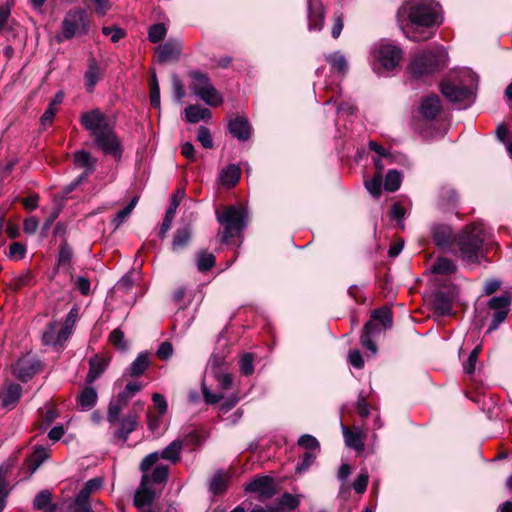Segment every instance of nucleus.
<instances>
[{"mask_svg":"<svg viewBox=\"0 0 512 512\" xmlns=\"http://www.w3.org/2000/svg\"><path fill=\"white\" fill-rule=\"evenodd\" d=\"M9 494L8 484L6 483V470L0 468V511L5 508L7 496Z\"/></svg>","mask_w":512,"mask_h":512,"instance_id":"4d7b16f0","label":"nucleus"},{"mask_svg":"<svg viewBox=\"0 0 512 512\" xmlns=\"http://www.w3.org/2000/svg\"><path fill=\"white\" fill-rule=\"evenodd\" d=\"M160 456L158 452H153L147 455L140 464V469L144 474H147V472L152 468L153 465L156 464V462L159 460Z\"/></svg>","mask_w":512,"mask_h":512,"instance_id":"e2e57ef3","label":"nucleus"},{"mask_svg":"<svg viewBox=\"0 0 512 512\" xmlns=\"http://www.w3.org/2000/svg\"><path fill=\"white\" fill-rule=\"evenodd\" d=\"M229 132L240 141H246L250 137L251 127L244 117H236L229 122Z\"/></svg>","mask_w":512,"mask_h":512,"instance_id":"412c9836","label":"nucleus"},{"mask_svg":"<svg viewBox=\"0 0 512 512\" xmlns=\"http://www.w3.org/2000/svg\"><path fill=\"white\" fill-rule=\"evenodd\" d=\"M405 214H406V209L401 204H399V203L393 204V206L391 208V218L399 221L398 226L401 229H404V223L402 220H403Z\"/></svg>","mask_w":512,"mask_h":512,"instance_id":"0e129e2a","label":"nucleus"},{"mask_svg":"<svg viewBox=\"0 0 512 512\" xmlns=\"http://www.w3.org/2000/svg\"><path fill=\"white\" fill-rule=\"evenodd\" d=\"M485 240L484 227L481 224L467 226L457 237L459 257L466 264H478L483 257Z\"/></svg>","mask_w":512,"mask_h":512,"instance_id":"7ed1b4c3","label":"nucleus"},{"mask_svg":"<svg viewBox=\"0 0 512 512\" xmlns=\"http://www.w3.org/2000/svg\"><path fill=\"white\" fill-rule=\"evenodd\" d=\"M368 481V471L366 469H361L360 473L358 474V476L356 477L352 484L354 491L358 494H363L367 489Z\"/></svg>","mask_w":512,"mask_h":512,"instance_id":"8fccbe9b","label":"nucleus"},{"mask_svg":"<svg viewBox=\"0 0 512 512\" xmlns=\"http://www.w3.org/2000/svg\"><path fill=\"white\" fill-rule=\"evenodd\" d=\"M51 502V493L49 490L40 491L34 499L33 508L35 510L45 509Z\"/></svg>","mask_w":512,"mask_h":512,"instance_id":"3c124183","label":"nucleus"},{"mask_svg":"<svg viewBox=\"0 0 512 512\" xmlns=\"http://www.w3.org/2000/svg\"><path fill=\"white\" fill-rule=\"evenodd\" d=\"M401 185V174L396 170H389L384 181V188L389 192H395Z\"/></svg>","mask_w":512,"mask_h":512,"instance_id":"c03bdc74","label":"nucleus"},{"mask_svg":"<svg viewBox=\"0 0 512 512\" xmlns=\"http://www.w3.org/2000/svg\"><path fill=\"white\" fill-rule=\"evenodd\" d=\"M448 61V54L444 47L433 46L427 50L415 53L409 64V71L413 77H422L432 74Z\"/></svg>","mask_w":512,"mask_h":512,"instance_id":"39448f33","label":"nucleus"},{"mask_svg":"<svg viewBox=\"0 0 512 512\" xmlns=\"http://www.w3.org/2000/svg\"><path fill=\"white\" fill-rule=\"evenodd\" d=\"M126 406H127V404L119 401V398H117V397H116V399L112 400L108 406V411H107L108 422L110 424L116 423L119 419L120 413Z\"/></svg>","mask_w":512,"mask_h":512,"instance_id":"79ce46f5","label":"nucleus"},{"mask_svg":"<svg viewBox=\"0 0 512 512\" xmlns=\"http://www.w3.org/2000/svg\"><path fill=\"white\" fill-rule=\"evenodd\" d=\"M190 238L191 230L189 227L177 229L173 237L172 249L178 250L184 248L189 243Z\"/></svg>","mask_w":512,"mask_h":512,"instance_id":"e433bc0d","label":"nucleus"},{"mask_svg":"<svg viewBox=\"0 0 512 512\" xmlns=\"http://www.w3.org/2000/svg\"><path fill=\"white\" fill-rule=\"evenodd\" d=\"M80 123L89 132L91 137H94L114 125L108 120L107 116L97 108L81 114Z\"/></svg>","mask_w":512,"mask_h":512,"instance_id":"9b49d317","label":"nucleus"},{"mask_svg":"<svg viewBox=\"0 0 512 512\" xmlns=\"http://www.w3.org/2000/svg\"><path fill=\"white\" fill-rule=\"evenodd\" d=\"M157 356L162 360H167L173 354V347L170 342H162L156 352Z\"/></svg>","mask_w":512,"mask_h":512,"instance_id":"774afa93","label":"nucleus"},{"mask_svg":"<svg viewBox=\"0 0 512 512\" xmlns=\"http://www.w3.org/2000/svg\"><path fill=\"white\" fill-rule=\"evenodd\" d=\"M70 337V331L68 328L61 327L59 329L58 322L54 321L47 325L43 334L42 342L46 346L62 347L63 344Z\"/></svg>","mask_w":512,"mask_h":512,"instance_id":"2eb2a0df","label":"nucleus"},{"mask_svg":"<svg viewBox=\"0 0 512 512\" xmlns=\"http://www.w3.org/2000/svg\"><path fill=\"white\" fill-rule=\"evenodd\" d=\"M22 388L19 384H10L1 394V403L4 407H14L21 397Z\"/></svg>","mask_w":512,"mask_h":512,"instance_id":"a878e982","label":"nucleus"},{"mask_svg":"<svg viewBox=\"0 0 512 512\" xmlns=\"http://www.w3.org/2000/svg\"><path fill=\"white\" fill-rule=\"evenodd\" d=\"M169 469L166 465H157L151 475L144 474L141 484L134 495V506L139 510L149 509L161 493V486L166 482Z\"/></svg>","mask_w":512,"mask_h":512,"instance_id":"f03ea898","label":"nucleus"},{"mask_svg":"<svg viewBox=\"0 0 512 512\" xmlns=\"http://www.w3.org/2000/svg\"><path fill=\"white\" fill-rule=\"evenodd\" d=\"M189 76L192 80L189 86L190 90L207 105L215 107L223 102L222 95L216 90L206 74L191 71Z\"/></svg>","mask_w":512,"mask_h":512,"instance_id":"6e6552de","label":"nucleus"},{"mask_svg":"<svg viewBox=\"0 0 512 512\" xmlns=\"http://www.w3.org/2000/svg\"><path fill=\"white\" fill-rule=\"evenodd\" d=\"M511 295L506 293L500 296H494L488 301V307L491 310L509 309L511 304Z\"/></svg>","mask_w":512,"mask_h":512,"instance_id":"a18cd8bd","label":"nucleus"},{"mask_svg":"<svg viewBox=\"0 0 512 512\" xmlns=\"http://www.w3.org/2000/svg\"><path fill=\"white\" fill-rule=\"evenodd\" d=\"M371 321H378L382 326L386 328L392 327V313L390 309L388 308H380L372 313V320Z\"/></svg>","mask_w":512,"mask_h":512,"instance_id":"37998d69","label":"nucleus"},{"mask_svg":"<svg viewBox=\"0 0 512 512\" xmlns=\"http://www.w3.org/2000/svg\"><path fill=\"white\" fill-rule=\"evenodd\" d=\"M143 410V403L136 402L132 410L120 420L119 428L114 432V437L123 443L128 440L130 433L136 430L139 424V414Z\"/></svg>","mask_w":512,"mask_h":512,"instance_id":"ddd939ff","label":"nucleus"},{"mask_svg":"<svg viewBox=\"0 0 512 512\" xmlns=\"http://www.w3.org/2000/svg\"><path fill=\"white\" fill-rule=\"evenodd\" d=\"M477 82L478 78L472 71L464 70L459 83L450 80L442 82L441 93L450 102L457 104L459 108H467L474 102V90Z\"/></svg>","mask_w":512,"mask_h":512,"instance_id":"20e7f679","label":"nucleus"},{"mask_svg":"<svg viewBox=\"0 0 512 512\" xmlns=\"http://www.w3.org/2000/svg\"><path fill=\"white\" fill-rule=\"evenodd\" d=\"M239 369L242 375L251 376L254 373V354L244 352L239 356Z\"/></svg>","mask_w":512,"mask_h":512,"instance_id":"ea45409f","label":"nucleus"},{"mask_svg":"<svg viewBox=\"0 0 512 512\" xmlns=\"http://www.w3.org/2000/svg\"><path fill=\"white\" fill-rule=\"evenodd\" d=\"M110 343L119 350H125L127 344L124 340V333L119 329H114L109 335Z\"/></svg>","mask_w":512,"mask_h":512,"instance_id":"13d9d810","label":"nucleus"},{"mask_svg":"<svg viewBox=\"0 0 512 512\" xmlns=\"http://www.w3.org/2000/svg\"><path fill=\"white\" fill-rule=\"evenodd\" d=\"M215 264V257L213 254L206 251H199L196 255V265L200 272L210 270Z\"/></svg>","mask_w":512,"mask_h":512,"instance_id":"a19ab883","label":"nucleus"},{"mask_svg":"<svg viewBox=\"0 0 512 512\" xmlns=\"http://www.w3.org/2000/svg\"><path fill=\"white\" fill-rule=\"evenodd\" d=\"M400 20L407 19L414 28L407 37L413 41H425L432 37L430 31L421 28H430L440 23V7L434 0H411L406 2L399 10Z\"/></svg>","mask_w":512,"mask_h":512,"instance_id":"f257e3e1","label":"nucleus"},{"mask_svg":"<svg viewBox=\"0 0 512 512\" xmlns=\"http://www.w3.org/2000/svg\"><path fill=\"white\" fill-rule=\"evenodd\" d=\"M110 363V357L107 355L96 354L89 359V371L86 375L85 382L92 385L106 371Z\"/></svg>","mask_w":512,"mask_h":512,"instance_id":"dca6fc26","label":"nucleus"},{"mask_svg":"<svg viewBox=\"0 0 512 512\" xmlns=\"http://www.w3.org/2000/svg\"><path fill=\"white\" fill-rule=\"evenodd\" d=\"M431 272L434 274L450 275L456 271L454 262L445 257H439L431 266Z\"/></svg>","mask_w":512,"mask_h":512,"instance_id":"c85d7f7f","label":"nucleus"},{"mask_svg":"<svg viewBox=\"0 0 512 512\" xmlns=\"http://www.w3.org/2000/svg\"><path fill=\"white\" fill-rule=\"evenodd\" d=\"M316 452H305L301 458V461L296 465V470L299 473L306 471L314 462L317 457Z\"/></svg>","mask_w":512,"mask_h":512,"instance_id":"680f3d73","label":"nucleus"},{"mask_svg":"<svg viewBox=\"0 0 512 512\" xmlns=\"http://www.w3.org/2000/svg\"><path fill=\"white\" fill-rule=\"evenodd\" d=\"M26 254V246L20 242H13L9 246L8 257L12 260H20Z\"/></svg>","mask_w":512,"mask_h":512,"instance_id":"052dcab7","label":"nucleus"},{"mask_svg":"<svg viewBox=\"0 0 512 512\" xmlns=\"http://www.w3.org/2000/svg\"><path fill=\"white\" fill-rule=\"evenodd\" d=\"M33 282V277L30 271H24L20 275L14 277L12 285L14 290H20L25 286L31 285Z\"/></svg>","mask_w":512,"mask_h":512,"instance_id":"864d4df0","label":"nucleus"},{"mask_svg":"<svg viewBox=\"0 0 512 512\" xmlns=\"http://www.w3.org/2000/svg\"><path fill=\"white\" fill-rule=\"evenodd\" d=\"M324 24V13L321 6L312 8L309 4L308 25L310 30H321Z\"/></svg>","mask_w":512,"mask_h":512,"instance_id":"2f4dec72","label":"nucleus"},{"mask_svg":"<svg viewBox=\"0 0 512 512\" xmlns=\"http://www.w3.org/2000/svg\"><path fill=\"white\" fill-rule=\"evenodd\" d=\"M139 200L138 196H134L131 201L128 203V205L120 210L114 217L112 223L114 224L115 228L120 227L131 215L133 209L137 205Z\"/></svg>","mask_w":512,"mask_h":512,"instance_id":"4c0bfd02","label":"nucleus"},{"mask_svg":"<svg viewBox=\"0 0 512 512\" xmlns=\"http://www.w3.org/2000/svg\"><path fill=\"white\" fill-rule=\"evenodd\" d=\"M197 140L206 149L213 147V139L210 130L205 126H200L197 131Z\"/></svg>","mask_w":512,"mask_h":512,"instance_id":"6e6d98bb","label":"nucleus"},{"mask_svg":"<svg viewBox=\"0 0 512 512\" xmlns=\"http://www.w3.org/2000/svg\"><path fill=\"white\" fill-rule=\"evenodd\" d=\"M325 59L333 69L341 73H346L348 65L346 58L342 53H340L339 51L333 52L331 54L326 55Z\"/></svg>","mask_w":512,"mask_h":512,"instance_id":"58836bf2","label":"nucleus"},{"mask_svg":"<svg viewBox=\"0 0 512 512\" xmlns=\"http://www.w3.org/2000/svg\"><path fill=\"white\" fill-rule=\"evenodd\" d=\"M90 23L87 13L82 9L70 10L62 21L61 37L70 40L73 37L84 35L88 32Z\"/></svg>","mask_w":512,"mask_h":512,"instance_id":"1a4fd4ad","label":"nucleus"},{"mask_svg":"<svg viewBox=\"0 0 512 512\" xmlns=\"http://www.w3.org/2000/svg\"><path fill=\"white\" fill-rule=\"evenodd\" d=\"M433 307L441 315H448L452 310L451 300L444 292H436L433 296Z\"/></svg>","mask_w":512,"mask_h":512,"instance_id":"7c9ffc66","label":"nucleus"},{"mask_svg":"<svg viewBox=\"0 0 512 512\" xmlns=\"http://www.w3.org/2000/svg\"><path fill=\"white\" fill-rule=\"evenodd\" d=\"M510 309L494 310L492 314V321L487 330L488 333L498 329L500 324L506 319Z\"/></svg>","mask_w":512,"mask_h":512,"instance_id":"5fc2aeb1","label":"nucleus"},{"mask_svg":"<svg viewBox=\"0 0 512 512\" xmlns=\"http://www.w3.org/2000/svg\"><path fill=\"white\" fill-rule=\"evenodd\" d=\"M95 146L105 154L120 158L122 154L121 141L115 132L114 125L93 137Z\"/></svg>","mask_w":512,"mask_h":512,"instance_id":"f8f14e48","label":"nucleus"},{"mask_svg":"<svg viewBox=\"0 0 512 512\" xmlns=\"http://www.w3.org/2000/svg\"><path fill=\"white\" fill-rule=\"evenodd\" d=\"M432 238L438 247H449L453 239V230L448 225L435 224L432 226Z\"/></svg>","mask_w":512,"mask_h":512,"instance_id":"aec40b11","label":"nucleus"},{"mask_svg":"<svg viewBox=\"0 0 512 512\" xmlns=\"http://www.w3.org/2000/svg\"><path fill=\"white\" fill-rule=\"evenodd\" d=\"M212 373L218 385L223 390H228L232 387V375L229 373H224L220 371L218 367V357L213 356L209 361Z\"/></svg>","mask_w":512,"mask_h":512,"instance_id":"b1692460","label":"nucleus"},{"mask_svg":"<svg viewBox=\"0 0 512 512\" xmlns=\"http://www.w3.org/2000/svg\"><path fill=\"white\" fill-rule=\"evenodd\" d=\"M365 187L373 197H379L382 192V175L376 173L372 179L366 180Z\"/></svg>","mask_w":512,"mask_h":512,"instance_id":"49530a36","label":"nucleus"},{"mask_svg":"<svg viewBox=\"0 0 512 512\" xmlns=\"http://www.w3.org/2000/svg\"><path fill=\"white\" fill-rule=\"evenodd\" d=\"M74 163L85 170L94 171L96 160L85 150L77 151L74 155Z\"/></svg>","mask_w":512,"mask_h":512,"instance_id":"473e14b6","label":"nucleus"},{"mask_svg":"<svg viewBox=\"0 0 512 512\" xmlns=\"http://www.w3.org/2000/svg\"><path fill=\"white\" fill-rule=\"evenodd\" d=\"M143 385L139 381H132L126 384L123 391H121L117 398H119V401L122 403L128 404L129 401L142 390Z\"/></svg>","mask_w":512,"mask_h":512,"instance_id":"72a5a7b5","label":"nucleus"},{"mask_svg":"<svg viewBox=\"0 0 512 512\" xmlns=\"http://www.w3.org/2000/svg\"><path fill=\"white\" fill-rule=\"evenodd\" d=\"M211 116V111L200 105H189L185 108V119L189 123H198L201 120L208 121Z\"/></svg>","mask_w":512,"mask_h":512,"instance_id":"5701e85b","label":"nucleus"},{"mask_svg":"<svg viewBox=\"0 0 512 512\" xmlns=\"http://www.w3.org/2000/svg\"><path fill=\"white\" fill-rule=\"evenodd\" d=\"M167 28L162 23H156L149 28L148 39L152 43H158L164 39Z\"/></svg>","mask_w":512,"mask_h":512,"instance_id":"09e8293b","label":"nucleus"},{"mask_svg":"<svg viewBox=\"0 0 512 512\" xmlns=\"http://www.w3.org/2000/svg\"><path fill=\"white\" fill-rule=\"evenodd\" d=\"M441 109L440 99L435 94L423 98L419 108L422 117L426 120L435 119L441 112Z\"/></svg>","mask_w":512,"mask_h":512,"instance_id":"a211bd4d","label":"nucleus"},{"mask_svg":"<svg viewBox=\"0 0 512 512\" xmlns=\"http://www.w3.org/2000/svg\"><path fill=\"white\" fill-rule=\"evenodd\" d=\"M373 57L384 70L391 71L398 66L402 50L390 42L380 41L374 46Z\"/></svg>","mask_w":512,"mask_h":512,"instance_id":"9d476101","label":"nucleus"},{"mask_svg":"<svg viewBox=\"0 0 512 512\" xmlns=\"http://www.w3.org/2000/svg\"><path fill=\"white\" fill-rule=\"evenodd\" d=\"M298 445L300 447H303L307 449L309 452H316L318 453L320 451V444L319 441L310 434H304L298 439Z\"/></svg>","mask_w":512,"mask_h":512,"instance_id":"de8ad7c7","label":"nucleus"},{"mask_svg":"<svg viewBox=\"0 0 512 512\" xmlns=\"http://www.w3.org/2000/svg\"><path fill=\"white\" fill-rule=\"evenodd\" d=\"M240 174V168L235 164H230L221 171L220 181L225 186L233 187L238 183Z\"/></svg>","mask_w":512,"mask_h":512,"instance_id":"cd10ccee","label":"nucleus"},{"mask_svg":"<svg viewBox=\"0 0 512 512\" xmlns=\"http://www.w3.org/2000/svg\"><path fill=\"white\" fill-rule=\"evenodd\" d=\"M299 504V497L289 493L283 494L279 499V505L283 509L295 510Z\"/></svg>","mask_w":512,"mask_h":512,"instance_id":"603ef678","label":"nucleus"},{"mask_svg":"<svg viewBox=\"0 0 512 512\" xmlns=\"http://www.w3.org/2000/svg\"><path fill=\"white\" fill-rule=\"evenodd\" d=\"M102 33L105 36H110V40L113 43L119 42L126 35V32L122 28L117 27V26L103 27L102 28Z\"/></svg>","mask_w":512,"mask_h":512,"instance_id":"bf43d9fd","label":"nucleus"},{"mask_svg":"<svg viewBox=\"0 0 512 512\" xmlns=\"http://www.w3.org/2000/svg\"><path fill=\"white\" fill-rule=\"evenodd\" d=\"M181 48V43L175 40H169L165 44L159 45L156 48L158 60L167 62L177 59L181 53Z\"/></svg>","mask_w":512,"mask_h":512,"instance_id":"6ab92c4d","label":"nucleus"},{"mask_svg":"<svg viewBox=\"0 0 512 512\" xmlns=\"http://www.w3.org/2000/svg\"><path fill=\"white\" fill-rule=\"evenodd\" d=\"M341 430L344 436L345 444L358 452H361L365 448L364 439L366 437L365 432L360 428H354L350 430L344 424L341 423Z\"/></svg>","mask_w":512,"mask_h":512,"instance_id":"f3484780","label":"nucleus"},{"mask_svg":"<svg viewBox=\"0 0 512 512\" xmlns=\"http://www.w3.org/2000/svg\"><path fill=\"white\" fill-rule=\"evenodd\" d=\"M183 450L182 440L176 439L172 441L163 451L159 454L160 458L176 463L180 460Z\"/></svg>","mask_w":512,"mask_h":512,"instance_id":"bb28decb","label":"nucleus"},{"mask_svg":"<svg viewBox=\"0 0 512 512\" xmlns=\"http://www.w3.org/2000/svg\"><path fill=\"white\" fill-rule=\"evenodd\" d=\"M379 332L378 326L375 322L369 321L365 324L363 328V332L361 334V344L364 348L370 350L372 354H376L377 352V346L372 341L371 337L372 335Z\"/></svg>","mask_w":512,"mask_h":512,"instance_id":"393cba45","label":"nucleus"},{"mask_svg":"<svg viewBox=\"0 0 512 512\" xmlns=\"http://www.w3.org/2000/svg\"><path fill=\"white\" fill-rule=\"evenodd\" d=\"M478 348H475L469 355L467 361L463 365L465 373L472 374L475 371L476 363L478 359Z\"/></svg>","mask_w":512,"mask_h":512,"instance_id":"338daca9","label":"nucleus"},{"mask_svg":"<svg viewBox=\"0 0 512 512\" xmlns=\"http://www.w3.org/2000/svg\"><path fill=\"white\" fill-rule=\"evenodd\" d=\"M216 217L223 230L219 232L222 243L228 241L241 232L246 227L247 212L242 207L231 205L225 208L223 212H216Z\"/></svg>","mask_w":512,"mask_h":512,"instance_id":"423d86ee","label":"nucleus"},{"mask_svg":"<svg viewBox=\"0 0 512 512\" xmlns=\"http://www.w3.org/2000/svg\"><path fill=\"white\" fill-rule=\"evenodd\" d=\"M245 491L255 494L261 500H267L275 495L276 485L269 476H257L245 485Z\"/></svg>","mask_w":512,"mask_h":512,"instance_id":"4468645a","label":"nucleus"},{"mask_svg":"<svg viewBox=\"0 0 512 512\" xmlns=\"http://www.w3.org/2000/svg\"><path fill=\"white\" fill-rule=\"evenodd\" d=\"M202 393L205 403L210 405L216 404L224 398L223 394L212 393L205 383H202Z\"/></svg>","mask_w":512,"mask_h":512,"instance_id":"69168bd1","label":"nucleus"},{"mask_svg":"<svg viewBox=\"0 0 512 512\" xmlns=\"http://www.w3.org/2000/svg\"><path fill=\"white\" fill-rule=\"evenodd\" d=\"M228 478L222 471L216 472L209 483V490L212 494L217 495L224 492L227 488Z\"/></svg>","mask_w":512,"mask_h":512,"instance_id":"f704fd0d","label":"nucleus"},{"mask_svg":"<svg viewBox=\"0 0 512 512\" xmlns=\"http://www.w3.org/2000/svg\"><path fill=\"white\" fill-rule=\"evenodd\" d=\"M102 485L103 480L99 477L88 480L74 497V512H102L104 504L94 496L100 491Z\"/></svg>","mask_w":512,"mask_h":512,"instance_id":"0eeeda50","label":"nucleus"},{"mask_svg":"<svg viewBox=\"0 0 512 512\" xmlns=\"http://www.w3.org/2000/svg\"><path fill=\"white\" fill-rule=\"evenodd\" d=\"M99 75V67L96 61L93 60L89 63L88 69L84 75L85 86L89 92L93 90L94 86L98 82Z\"/></svg>","mask_w":512,"mask_h":512,"instance_id":"c9c22d12","label":"nucleus"},{"mask_svg":"<svg viewBox=\"0 0 512 512\" xmlns=\"http://www.w3.org/2000/svg\"><path fill=\"white\" fill-rule=\"evenodd\" d=\"M77 405L82 411L92 409L98 401V393L94 387L88 385L77 396Z\"/></svg>","mask_w":512,"mask_h":512,"instance_id":"4be33fe9","label":"nucleus"},{"mask_svg":"<svg viewBox=\"0 0 512 512\" xmlns=\"http://www.w3.org/2000/svg\"><path fill=\"white\" fill-rule=\"evenodd\" d=\"M150 361L147 353H140L137 358L131 363L128 373L132 377L142 375L149 367Z\"/></svg>","mask_w":512,"mask_h":512,"instance_id":"c756f323","label":"nucleus"}]
</instances>
